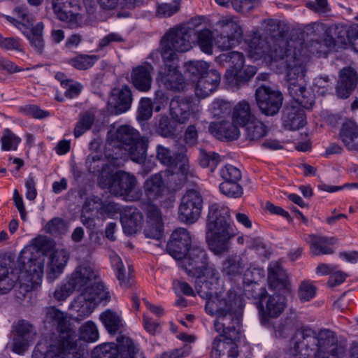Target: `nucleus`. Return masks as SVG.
<instances>
[{"label":"nucleus","instance_id":"obj_37","mask_svg":"<svg viewBox=\"0 0 358 358\" xmlns=\"http://www.w3.org/2000/svg\"><path fill=\"white\" fill-rule=\"evenodd\" d=\"M271 45V39L267 40L257 34H255L251 38L248 52L250 55L255 59L262 57H268Z\"/></svg>","mask_w":358,"mask_h":358},{"label":"nucleus","instance_id":"obj_9","mask_svg":"<svg viewBox=\"0 0 358 358\" xmlns=\"http://www.w3.org/2000/svg\"><path fill=\"white\" fill-rule=\"evenodd\" d=\"M91 288L81 292L74 300L71 308L75 311L73 317L76 321H80L88 317L94 310L96 303L109 298V293L105 290L103 284H98L96 292H91Z\"/></svg>","mask_w":358,"mask_h":358},{"label":"nucleus","instance_id":"obj_23","mask_svg":"<svg viewBox=\"0 0 358 358\" xmlns=\"http://www.w3.org/2000/svg\"><path fill=\"white\" fill-rule=\"evenodd\" d=\"M164 222L160 209L150 204L146 208V227L144 229L147 238L159 239L163 234Z\"/></svg>","mask_w":358,"mask_h":358},{"label":"nucleus","instance_id":"obj_27","mask_svg":"<svg viewBox=\"0 0 358 358\" xmlns=\"http://www.w3.org/2000/svg\"><path fill=\"white\" fill-rule=\"evenodd\" d=\"M221 81L220 73L215 69H210L199 77L195 86L196 94L205 98L215 91Z\"/></svg>","mask_w":358,"mask_h":358},{"label":"nucleus","instance_id":"obj_1","mask_svg":"<svg viewBox=\"0 0 358 358\" xmlns=\"http://www.w3.org/2000/svg\"><path fill=\"white\" fill-rule=\"evenodd\" d=\"M180 267L195 278L197 294L206 299V313L215 317L214 328L220 334L213 342L211 358H236V343L241 337V325L245 307L241 295L230 289L224 294H213L220 279L215 266L208 262L206 250L193 246L185 257L178 259Z\"/></svg>","mask_w":358,"mask_h":358},{"label":"nucleus","instance_id":"obj_44","mask_svg":"<svg viewBox=\"0 0 358 358\" xmlns=\"http://www.w3.org/2000/svg\"><path fill=\"white\" fill-rule=\"evenodd\" d=\"M214 32V31L205 28L195 33L196 44L201 50L206 54H213V46L215 45L216 41Z\"/></svg>","mask_w":358,"mask_h":358},{"label":"nucleus","instance_id":"obj_34","mask_svg":"<svg viewBox=\"0 0 358 358\" xmlns=\"http://www.w3.org/2000/svg\"><path fill=\"white\" fill-rule=\"evenodd\" d=\"M19 29L22 31V34L27 38L34 46L39 52H42L43 49V23L40 22L35 26L28 25V23H19Z\"/></svg>","mask_w":358,"mask_h":358},{"label":"nucleus","instance_id":"obj_56","mask_svg":"<svg viewBox=\"0 0 358 358\" xmlns=\"http://www.w3.org/2000/svg\"><path fill=\"white\" fill-rule=\"evenodd\" d=\"M80 337L87 342H94L99 338V331L95 324L88 321L80 328Z\"/></svg>","mask_w":358,"mask_h":358},{"label":"nucleus","instance_id":"obj_47","mask_svg":"<svg viewBox=\"0 0 358 358\" xmlns=\"http://www.w3.org/2000/svg\"><path fill=\"white\" fill-rule=\"evenodd\" d=\"M138 131L127 125L120 126L116 131V139L124 148L140 138Z\"/></svg>","mask_w":358,"mask_h":358},{"label":"nucleus","instance_id":"obj_7","mask_svg":"<svg viewBox=\"0 0 358 358\" xmlns=\"http://www.w3.org/2000/svg\"><path fill=\"white\" fill-rule=\"evenodd\" d=\"M306 72V64L290 69L285 72L288 92L290 96L301 107L310 109L315 102L314 95L306 87L304 77Z\"/></svg>","mask_w":358,"mask_h":358},{"label":"nucleus","instance_id":"obj_48","mask_svg":"<svg viewBox=\"0 0 358 358\" xmlns=\"http://www.w3.org/2000/svg\"><path fill=\"white\" fill-rule=\"evenodd\" d=\"M95 120V115L92 111H86L80 115L79 120L74 128V136L76 138L82 136L89 130Z\"/></svg>","mask_w":358,"mask_h":358},{"label":"nucleus","instance_id":"obj_46","mask_svg":"<svg viewBox=\"0 0 358 358\" xmlns=\"http://www.w3.org/2000/svg\"><path fill=\"white\" fill-rule=\"evenodd\" d=\"M255 117L251 114L250 106L245 101L238 103L234 108L233 121L243 127Z\"/></svg>","mask_w":358,"mask_h":358},{"label":"nucleus","instance_id":"obj_53","mask_svg":"<svg viewBox=\"0 0 358 358\" xmlns=\"http://www.w3.org/2000/svg\"><path fill=\"white\" fill-rule=\"evenodd\" d=\"M156 157L164 165L174 166L176 164L177 154H173L171 150L162 145L156 148Z\"/></svg>","mask_w":358,"mask_h":358},{"label":"nucleus","instance_id":"obj_15","mask_svg":"<svg viewBox=\"0 0 358 358\" xmlns=\"http://www.w3.org/2000/svg\"><path fill=\"white\" fill-rule=\"evenodd\" d=\"M169 113L174 122L186 124L191 117L199 113V108L193 99L189 96H175L169 103Z\"/></svg>","mask_w":358,"mask_h":358},{"label":"nucleus","instance_id":"obj_32","mask_svg":"<svg viewBox=\"0 0 358 358\" xmlns=\"http://www.w3.org/2000/svg\"><path fill=\"white\" fill-rule=\"evenodd\" d=\"M69 259V256L63 249L55 250L49 254L48 270L47 275L48 279L54 280L62 272Z\"/></svg>","mask_w":358,"mask_h":358},{"label":"nucleus","instance_id":"obj_8","mask_svg":"<svg viewBox=\"0 0 358 358\" xmlns=\"http://www.w3.org/2000/svg\"><path fill=\"white\" fill-rule=\"evenodd\" d=\"M215 45L222 50H229L238 43L243 36L238 17L234 15L222 17L215 24Z\"/></svg>","mask_w":358,"mask_h":358},{"label":"nucleus","instance_id":"obj_52","mask_svg":"<svg viewBox=\"0 0 358 358\" xmlns=\"http://www.w3.org/2000/svg\"><path fill=\"white\" fill-rule=\"evenodd\" d=\"M184 67L192 77L198 79L210 70L208 63L202 60L187 62L185 63Z\"/></svg>","mask_w":358,"mask_h":358},{"label":"nucleus","instance_id":"obj_6","mask_svg":"<svg viewBox=\"0 0 358 358\" xmlns=\"http://www.w3.org/2000/svg\"><path fill=\"white\" fill-rule=\"evenodd\" d=\"M220 59L230 68L224 77L227 84L234 90H238L246 85L257 73V69L253 66H247L243 69L245 57L241 52L233 51L222 54Z\"/></svg>","mask_w":358,"mask_h":358},{"label":"nucleus","instance_id":"obj_60","mask_svg":"<svg viewBox=\"0 0 358 358\" xmlns=\"http://www.w3.org/2000/svg\"><path fill=\"white\" fill-rule=\"evenodd\" d=\"M220 176L223 180L239 181L241 179V172L236 166L227 164L220 171Z\"/></svg>","mask_w":358,"mask_h":358},{"label":"nucleus","instance_id":"obj_41","mask_svg":"<svg viewBox=\"0 0 358 358\" xmlns=\"http://www.w3.org/2000/svg\"><path fill=\"white\" fill-rule=\"evenodd\" d=\"M262 26L264 31L271 36L269 39L283 37L289 31V27L287 23L275 19L265 20L262 22Z\"/></svg>","mask_w":358,"mask_h":358},{"label":"nucleus","instance_id":"obj_13","mask_svg":"<svg viewBox=\"0 0 358 358\" xmlns=\"http://www.w3.org/2000/svg\"><path fill=\"white\" fill-rule=\"evenodd\" d=\"M203 208V197L196 189H189L182 196L178 208L180 219L187 223H194L199 217Z\"/></svg>","mask_w":358,"mask_h":358},{"label":"nucleus","instance_id":"obj_11","mask_svg":"<svg viewBox=\"0 0 358 358\" xmlns=\"http://www.w3.org/2000/svg\"><path fill=\"white\" fill-rule=\"evenodd\" d=\"M268 57L276 62H281L286 71L305 64L296 48H294L284 37L271 39Z\"/></svg>","mask_w":358,"mask_h":358},{"label":"nucleus","instance_id":"obj_16","mask_svg":"<svg viewBox=\"0 0 358 358\" xmlns=\"http://www.w3.org/2000/svg\"><path fill=\"white\" fill-rule=\"evenodd\" d=\"M157 80L167 90L173 92H182L187 85L178 65L174 61L164 62L158 72Z\"/></svg>","mask_w":358,"mask_h":358},{"label":"nucleus","instance_id":"obj_45","mask_svg":"<svg viewBox=\"0 0 358 358\" xmlns=\"http://www.w3.org/2000/svg\"><path fill=\"white\" fill-rule=\"evenodd\" d=\"M248 262L245 258L238 255L230 256L222 263V271L229 276L240 274Z\"/></svg>","mask_w":358,"mask_h":358},{"label":"nucleus","instance_id":"obj_50","mask_svg":"<svg viewBox=\"0 0 358 358\" xmlns=\"http://www.w3.org/2000/svg\"><path fill=\"white\" fill-rule=\"evenodd\" d=\"M199 164L203 168L208 169L210 172L214 171L220 162V155L214 152H207L203 149L199 150Z\"/></svg>","mask_w":358,"mask_h":358},{"label":"nucleus","instance_id":"obj_51","mask_svg":"<svg viewBox=\"0 0 358 358\" xmlns=\"http://www.w3.org/2000/svg\"><path fill=\"white\" fill-rule=\"evenodd\" d=\"M0 140L3 151L16 150L21 142V138L8 128L3 130Z\"/></svg>","mask_w":358,"mask_h":358},{"label":"nucleus","instance_id":"obj_57","mask_svg":"<svg viewBox=\"0 0 358 358\" xmlns=\"http://www.w3.org/2000/svg\"><path fill=\"white\" fill-rule=\"evenodd\" d=\"M245 285V292L253 299H257L259 304L268 294L266 287L259 285L258 282Z\"/></svg>","mask_w":358,"mask_h":358},{"label":"nucleus","instance_id":"obj_25","mask_svg":"<svg viewBox=\"0 0 358 358\" xmlns=\"http://www.w3.org/2000/svg\"><path fill=\"white\" fill-rule=\"evenodd\" d=\"M208 131L216 138L226 141L236 140L241 135L239 129L229 120L211 122Z\"/></svg>","mask_w":358,"mask_h":358},{"label":"nucleus","instance_id":"obj_4","mask_svg":"<svg viewBox=\"0 0 358 358\" xmlns=\"http://www.w3.org/2000/svg\"><path fill=\"white\" fill-rule=\"evenodd\" d=\"M48 315L57 323V332L50 338L46 350V358H66L68 354H73L76 349V341L73 333L64 313L51 308Z\"/></svg>","mask_w":358,"mask_h":358},{"label":"nucleus","instance_id":"obj_61","mask_svg":"<svg viewBox=\"0 0 358 358\" xmlns=\"http://www.w3.org/2000/svg\"><path fill=\"white\" fill-rule=\"evenodd\" d=\"M264 276L263 269L256 267L248 268L243 275L245 285L258 282Z\"/></svg>","mask_w":358,"mask_h":358},{"label":"nucleus","instance_id":"obj_31","mask_svg":"<svg viewBox=\"0 0 358 358\" xmlns=\"http://www.w3.org/2000/svg\"><path fill=\"white\" fill-rule=\"evenodd\" d=\"M152 71L153 67L149 64L134 68L131 74L134 86L140 91H148L151 87Z\"/></svg>","mask_w":358,"mask_h":358},{"label":"nucleus","instance_id":"obj_59","mask_svg":"<svg viewBox=\"0 0 358 358\" xmlns=\"http://www.w3.org/2000/svg\"><path fill=\"white\" fill-rule=\"evenodd\" d=\"M95 58L94 56L81 55L71 59L69 64L78 69L85 70L92 66Z\"/></svg>","mask_w":358,"mask_h":358},{"label":"nucleus","instance_id":"obj_42","mask_svg":"<svg viewBox=\"0 0 358 358\" xmlns=\"http://www.w3.org/2000/svg\"><path fill=\"white\" fill-rule=\"evenodd\" d=\"M342 141L349 150L358 148V127L352 122H346L342 126L340 133Z\"/></svg>","mask_w":358,"mask_h":358},{"label":"nucleus","instance_id":"obj_12","mask_svg":"<svg viewBox=\"0 0 358 358\" xmlns=\"http://www.w3.org/2000/svg\"><path fill=\"white\" fill-rule=\"evenodd\" d=\"M178 173H173L170 171H165L155 173L145 180L143 184V190L149 201H156L163 198L170 189L173 190L174 185L171 182H176L178 178Z\"/></svg>","mask_w":358,"mask_h":358},{"label":"nucleus","instance_id":"obj_26","mask_svg":"<svg viewBox=\"0 0 358 358\" xmlns=\"http://www.w3.org/2000/svg\"><path fill=\"white\" fill-rule=\"evenodd\" d=\"M143 215L132 206H126L121 213V223L123 231L127 235H133L141 229Z\"/></svg>","mask_w":358,"mask_h":358},{"label":"nucleus","instance_id":"obj_28","mask_svg":"<svg viewBox=\"0 0 358 358\" xmlns=\"http://www.w3.org/2000/svg\"><path fill=\"white\" fill-rule=\"evenodd\" d=\"M70 4L69 0H52V8L56 17L68 23L71 28L78 27L82 23L83 17L79 13L69 12L67 8Z\"/></svg>","mask_w":358,"mask_h":358},{"label":"nucleus","instance_id":"obj_24","mask_svg":"<svg viewBox=\"0 0 358 358\" xmlns=\"http://www.w3.org/2000/svg\"><path fill=\"white\" fill-rule=\"evenodd\" d=\"M358 83V74L355 69L345 67L339 72L336 88V95L341 99L348 98L355 90Z\"/></svg>","mask_w":358,"mask_h":358},{"label":"nucleus","instance_id":"obj_22","mask_svg":"<svg viewBox=\"0 0 358 358\" xmlns=\"http://www.w3.org/2000/svg\"><path fill=\"white\" fill-rule=\"evenodd\" d=\"M132 103V94L129 87L124 85L121 88H114L108 100V111L111 114H120L127 111Z\"/></svg>","mask_w":358,"mask_h":358},{"label":"nucleus","instance_id":"obj_19","mask_svg":"<svg viewBox=\"0 0 358 358\" xmlns=\"http://www.w3.org/2000/svg\"><path fill=\"white\" fill-rule=\"evenodd\" d=\"M137 184L134 175L125 171H117L103 185H108L110 192L115 196L128 197Z\"/></svg>","mask_w":358,"mask_h":358},{"label":"nucleus","instance_id":"obj_5","mask_svg":"<svg viewBox=\"0 0 358 358\" xmlns=\"http://www.w3.org/2000/svg\"><path fill=\"white\" fill-rule=\"evenodd\" d=\"M192 31L185 26H176L170 29L162 38L160 54L164 62H173L176 57V52H185L192 45Z\"/></svg>","mask_w":358,"mask_h":358},{"label":"nucleus","instance_id":"obj_63","mask_svg":"<svg viewBox=\"0 0 358 358\" xmlns=\"http://www.w3.org/2000/svg\"><path fill=\"white\" fill-rule=\"evenodd\" d=\"M157 131L164 137H171L174 135V129L166 115H161L159 118Z\"/></svg>","mask_w":358,"mask_h":358},{"label":"nucleus","instance_id":"obj_38","mask_svg":"<svg viewBox=\"0 0 358 358\" xmlns=\"http://www.w3.org/2000/svg\"><path fill=\"white\" fill-rule=\"evenodd\" d=\"M178 166V178L174 182V188L180 189L189 178L195 176V171L191 169L189 160L184 152L177 153V160L175 164Z\"/></svg>","mask_w":358,"mask_h":358},{"label":"nucleus","instance_id":"obj_58","mask_svg":"<svg viewBox=\"0 0 358 358\" xmlns=\"http://www.w3.org/2000/svg\"><path fill=\"white\" fill-rule=\"evenodd\" d=\"M210 110L215 117H222L230 113L231 106L224 100L216 99L212 103Z\"/></svg>","mask_w":358,"mask_h":358},{"label":"nucleus","instance_id":"obj_21","mask_svg":"<svg viewBox=\"0 0 358 358\" xmlns=\"http://www.w3.org/2000/svg\"><path fill=\"white\" fill-rule=\"evenodd\" d=\"M192 238L189 231L184 228L176 229L167 244L169 254L176 260L181 259L191 249Z\"/></svg>","mask_w":358,"mask_h":358},{"label":"nucleus","instance_id":"obj_54","mask_svg":"<svg viewBox=\"0 0 358 358\" xmlns=\"http://www.w3.org/2000/svg\"><path fill=\"white\" fill-rule=\"evenodd\" d=\"M181 1L173 0L171 3H158L156 10L157 15L160 17H171L180 10Z\"/></svg>","mask_w":358,"mask_h":358},{"label":"nucleus","instance_id":"obj_18","mask_svg":"<svg viewBox=\"0 0 358 358\" xmlns=\"http://www.w3.org/2000/svg\"><path fill=\"white\" fill-rule=\"evenodd\" d=\"M13 334L12 351L17 355H23L36 332L29 322L20 320L13 325Z\"/></svg>","mask_w":358,"mask_h":358},{"label":"nucleus","instance_id":"obj_43","mask_svg":"<svg viewBox=\"0 0 358 358\" xmlns=\"http://www.w3.org/2000/svg\"><path fill=\"white\" fill-rule=\"evenodd\" d=\"M112 262L117 271V278L122 287H129L131 285L132 269L127 262L124 264L120 257L114 255Z\"/></svg>","mask_w":358,"mask_h":358},{"label":"nucleus","instance_id":"obj_64","mask_svg":"<svg viewBox=\"0 0 358 358\" xmlns=\"http://www.w3.org/2000/svg\"><path fill=\"white\" fill-rule=\"evenodd\" d=\"M316 292V288L311 283L302 282L298 290V295L301 301H308L313 299Z\"/></svg>","mask_w":358,"mask_h":358},{"label":"nucleus","instance_id":"obj_29","mask_svg":"<svg viewBox=\"0 0 358 358\" xmlns=\"http://www.w3.org/2000/svg\"><path fill=\"white\" fill-rule=\"evenodd\" d=\"M101 201L99 197L92 196L87 197L84 202L80 220L90 229L93 230L96 227L95 215L100 213Z\"/></svg>","mask_w":358,"mask_h":358},{"label":"nucleus","instance_id":"obj_35","mask_svg":"<svg viewBox=\"0 0 358 358\" xmlns=\"http://www.w3.org/2000/svg\"><path fill=\"white\" fill-rule=\"evenodd\" d=\"M85 166L89 172L96 175L99 174V182L103 184L102 180L109 174V166L106 162L101 152L92 153L86 159Z\"/></svg>","mask_w":358,"mask_h":358},{"label":"nucleus","instance_id":"obj_10","mask_svg":"<svg viewBox=\"0 0 358 358\" xmlns=\"http://www.w3.org/2000/svg\"><path fill=\"white\" fill-rule=\"evenodd\" d=\"M117 344L110 343L96 346L92 352V358H135L138 350L128 336L120 334Z\"/></svg>","mask_w":358,"mask_h":358},{"label":"nucleus","instance_id":"obj_2","mask_svg":"<svg viewBox=\"0 0 358 358\" xmlns=\"http://www.w3.org/2000/svg\"><path fill=\"white\" fill-rule=\"evenodd\" d=\"M45 262V236L38 235L24 246L17 257V271L9 273L6 264L0 262V291L3 294L11 290L15 285L30 283L32 288L43 281Z\"/></svg>","mask_w":358,"mask_h":358},{"label":"nucleus","instance_id":"obj_33","mask_svg":"<svg viewBox=\"0 0 358 358\" xmlns=\"http://www.w3.org/2000/svg\"><path fill=\"white\" fill-rule=\"evenodd\" d=\"M282 119L285 127L290 130L299 129L306 123L304 111L299 106H286Z\"/></svg>","mask_w":358,"mask_h":358},{"label":"nucleus","instance_id":"obj_3","mask_svg":"<svg viewBox=\"0 0 358 358\" xmlns=\"http://www.w3.org/2000/svg\"><path fill=\"white\" fill-rule=\"evenodd\" d=\"M234 236L229 208L217 203L210 204L206 220V241L210 250L215 255L227 252Z\"/></svg>","mask_w":358,"mask_h":358},{"label":"nucleus","instance_id":"obj_39","mask_svg":"<svg viewBox=\"0 0 358 358\" xmlns=\"http://www.w3.org/2000/svg\"><path fill=\"white\" fill-rule=\"evenodd\" d=\"M148 145V139L145 137H140L129 145L124 147V150L133 162L141 164L146 159Z\"/></svg>","mask_w":358,"mask_h":358},{"label":"nucleus","instance_id":"obj_14","mask_svg":"<svg viewBox=\"0 0 358 358\" xmlns=\"http://www.w3.org/2000/svg\"><path fill=\"white\" fill-rule=\"evenodd\" d=\"M255 97L260 111L267 116L277 114L283 101L282 94L280 91L265 85L256 90Z\"/></svg>","mask_w":358,"mask_h":358},{"label":"nucleus","instance_id":"obj_36","mask_svg":"<svg viewBox=\"0 0 358 358\" xmlns=\"http://www.w3.org/2000/svg\"><path fill=\"white\" fill-rule=\"evenodd\" d=\"M246 140L257 142L264 138L268 133V127L260 120L254 117L243 126Z\"/></svg>","mask_w":358,"mask_h":358},{"label":"nucleus","instance_id":"obj_62","mask_svg":"<svg viewBox=\"0 0 358 358\" xmlns=\"http://www.w3.org/2000/svg\"><path fill=\"white\" fill-rule=\"evenodd\" d=\"M153 105L151 99L143 98L141 100L138 109V118L141 120H147L152 114Z\"/></svg>","mask_w":358,"mask_h":358},{"label":"nucleus","instance_id":"obj_17","mask_svg":"<svg viewBox=\"0 0 358 358\" xmlns=\"http://www.w3.org/2000/svg\"><path fill=\"white\" fill-rule=\"evenodd\" d=\"M286 305L285 296L277 293L267 294L259 305L261 322L268 325L271 319L278 317L284 312Z\"/></svg>","mask_w":358,"mask_h":358},{"label":"nucleus","instance_id":"obj_20","mask_svg":"<svg viewBox=\"0 0 358 358\" xmlns=\"http://www.w3.org/2000/svg\"><path fill=\"white\" fill-rule=\"evenodd\" d=\"M96 277L97 275L91 266L83 264L76 269L69 281L75 289L83 292L90 287L91 292H96V285L103 284L96 281Z\"/></svg>","mask_w":358,"mask_h":358},{"label":"nucleus","instance_id":"obj_40","mask_svg":"<svg viewBox=\"0 0 358 358\" xmlns=\"http://www.w3.org/2000/svg\"><path fill=\"white\" fill-rule=\"evenodd\" d=\"M310 252L313 255H329L334 253L333 249L329 247L334 244V238H327L314 234L309 236Z\"/></svg>","mask_w":358,"mask_h":358},{"label":"nucleus","instance_id":"obj_30","mask_svg":"<svg viewBox=\"0 0 358 358\" xmlns=\"http://www.w3.org/2000/svg\"><path fill=\"white\" fill-rule=\"evenodd\" d=\"M268 285L275 289H289V280L285 271L278 262L270 263L268 267Z\"/></svg>","mask_w":358,"mask_h":358},{"label":"nucleus","instance_id":"obj_49","mask_svg":"<svg viewBox=\"0 0 358 358\" xmlns=\"http://www.w3.org/2000/svg\"><path fill=\"white\" fill-rule=\"evenodd\" d=\"M100 320L110 333L117 331L122 327L121 320L117 314L110 310H107L100 315Z\"/></svg>","mask_w":358,"mask_h":358},{"label":"nucleus","instance_id":"obj_55","mask_svg":"<svg viewBox=\"0 0 358 358\" xmlns=\"http://www.w3.org/2000/svg\"><path fill=\"white\" fill-rule=\"evenodd\" d=\"M220 189L223 194L229 197L238 198L243 194V189L238 181L223 180L220 185Z\"/></svg>","mask_w":358,"mask_h":358}]
</instances>
